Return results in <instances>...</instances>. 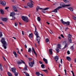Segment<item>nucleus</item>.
I'll list each match as a JSON object with an SVG mask.
<instances>
[{"label":"nucleus","mask_w":76,"mask_h":76,"mask_svg":"<svg viewBox=\"0 0 76 76\" xmlns=\"http://www.w3.org/2000/svg\"><path fill=\"white\" fill-rule=\"evenodd\" d=\"M1 42L3 44V47L4 48V49H6L7 48V44L4 38H2Z\"/></svg>","instance_id":"1"},{"label":"nucleus","mask_w":76,"mask_h":76,"mask_svg":"<svg viewBox=\"0 0 76 76\" xmlns=\"http://www.w3.org/2000/svg\"><path fill=\"white\" fill-rule=\"evenodd\" d=\"M32 51L31 50V48H29L28 49V52L31 53V51H32V53H33V52H34V54H35L36 56H37V53H36V52L35 51V49H34V48L32 47Z\"/></svg>","instance_id":"2"},{"label":"nucleus","mask_w":76,"mask_h":76,"mask_svg":"<svg viewBox=\"0 0 76 76\" xmlns=\"http://www.w3.org/2000/svg\"><path fill=\"white\" fill-rule=\"evenodd\" d=\"M21 19H22L24 21H25V22H26H26H28V17H27L26 16V17L24 16H22Z\"/></svg>","instance_id":"3"},{"label":"nucleus","mask_w":76,"mask_h":76,"mask_svg":"<svg viewBox=\"0 0 76 76\" xmlns=\"http://www.w3.org/2000/svg\"><path fill=\"white\" fill-rule=\"evenodd\" d=\"M36 40L37 41L38 44H39V42H40V41H41V38L39 36L36 37Z\"/></svg>","instance_id":"4"},{"label":"nucleus","mask_w":76,"mask_h":76,"mask_svg":"<svg viewBox=\"0 0 76 76\" xmlns=\"http://www.w3.org/2000/svg\"><path fill=\"white\" fill-rule=\"evenodd\" d=\"M60 6L59 7H62L64 8L65 7H69V6H71V4H69L65 5H61V4H60Z\"/></svg>","instance_id":"5"},{"label":"nucleus","mask_w":76,"mask_h":76,"mask_svg":"<svg viewBox=\"0 0 76 76\" xmlns=\"http://www.w3.org/2000/svg\"><path fill=\"white\" fill-rule=\"evenodd\" d=\"M61 8H62V7H58V8L55 9L54 10L52 11V12H55L56 13H57V10H59V9H61Z\"/></svg>","instance_id":"6"},{"label":"nucleus","mask_w":76,"mask_h":76,"mask_svg":"<svg viewBox=\"0 0 76 76\" xmlns=\"http://www.w3.org/2000/svg\"><path fill=\"white\" fill-rule=\"evenodd\" d=\"M34 60H33V61L32 62H31L29 63V66L31 67H33V65H34Z\"/></svg>","instance_id":"7"},{"label":"nucleus","mask_w":76,"mask_h":76,"mask_svg":"<svg viewBox=\"0 0 76 76\" xmlns=\"http://www.w3.org/2000/svg\"><path fill=\"white\" fill-rule=\"evenodd\" d=\"M68 37V39L69 40V42L70 43H72V39H71V37H72V35L69 34Z\"/></svg>","instance_id":"8"},{"label":"nucleus","mask_w":76,"mask_h":76,"mask_svg":"<svg viewBox=\"0 0 76 76\" xmlns=\"http://www.w3.org/2000/svg\"><path fill=\"white\" fill-rule=\"evenodd\" d=\"M27 5L30 7H31V8H32V7H33V4H32V3H31V2H29L28 3H27Z\"/></svg>","instance_id":"9"},{"label":"nucleus","mask_w":76,"mask_h":76,"mask_svg":"<svg viewBox=\"0 0 76 76\" xmlns=\"http://www.w3.org/2000/svg\"><path fill=\"white\" fill-rule=\"evenodd\" d=\"M0 4H1L2 6H6V2L5 1H0Z\"/></svg>","instance_id":"10"},{"label":"nucleus","mask_w":76,"mask_h":76,"mask_svg":"<svg viewBox=\"0 0 76 76\" xmlns=\"http://www.w3.org/2000/svg\"><path fill=\"white\" fill-rule=\"evenodd\" d=\"M40 10H48V9H49V8L46 7L45 9L42 8H40Z\"/></svg>","instance_id":"11"},{"label":"nucleus","mask_w":76,"mask_h":76,"mask_svg":"<svg viewBox=\"0 0 76 76\" xmlns=\"http://www.w3.org/2000/svg\"><path fill=\"white\" fill-rule=\"evenodd\" d=\"M15 15V13L14 12H12L11 13L10 15V16H14Z\"/></svg>","instance_id":"12"},{"label":"nucleus","mask_w":76,"mask_h":76,"mask_svg":"<svg viewBox=\"0 0 76 76\" xmlns=\"http://www.w3.org/2000/svg\"><path fill=\"white\" fill-rule=\"evenodd\" d=\"M13 9L15 12H18V10H17V9H16V7L13 6Z\"/></svg>","instance_id":"13"},{"label":"nucleus","mask_w":76,"mask_h":76,"mask_svg":"<svg viewBox=\"0 0 76 76\" xmlns=\"http://www.w3.org/2000/svg\"><path fill=\"white\" fill-rule=\"evenodd\" d=\"M11 70L13 73H15L16 72V68H12L11 69Z\"/></svg>","instance_id":"14"},{"label":"nucleus","mask_w":76,"mask_h":76,"mask_svg":"<svg viewBox=\"0 0 76 76\" xmlns=\"http://www.w3.org/2000/svg\"><path fill=\"white\" fill-rule=\"evenodd\" d=\"M2 20L4 22H6L7 20V18H3L2 19Z\"/></svg>","instance_id":"15"},{"label":"nucleus","mask_w":76,"mask_h":76,"mask_svg":"<svg viewBox=\"0 0 76 76\" xmlns=\"http://www.w3.org/2000/svg\"><path fill=\"white\" fill-rule=\"evenodd\" d=\"M54 58L55 61H57L58 60V57L57 56H55Z\"/></svg>","instance_id":"16"},{"label":"nucleus","mask_w":76,"mask_h":76,"mask_svg":"<svg viewBox=\"0 0 76 76\" xmlns=\"http://www.w3.org/2000/svg\"><path fill=\"white\" fill-rule=\"evenodd\" d=\"M43 60L45 62L46 64H48V61H47V59H46L45 58H43Z\"/></svg>","instance_id":"17"},{"label":"nucleus","mask_w":76,"mask_h":76,"mask_svg":"<svg viewBox=\"0 0 76 76\" xmlns=\"http://www.w3.org/2000/svg\"><path fill=\"white\" fill-rule=\"evenodd\" d=\"M34 34L35 35H36V37H38V36H39V35H38V33L37 31H35Z\"/></svg>","instance_id":"18"},{"label":"nucleus","mask_w":76,"mask_h":76,"mask_svg":"<svg viewBox=\"0 0 76 76\" xmlns=\"http://www.w3.org/2000/svg\"><path fill=\"white\" fill-rule=\"evenodd\" d=\"M68 9L70 10L71 12H73V9L72 7L68 8Z\"/></svg>","instance_id":"19"},{"label":"nucleus","mask_w":76,"mask_h":76,"mask_svg":"<svg viewBox=\"0 0 76 76\" xmlns=\"http://www.w3.org/2000/svg\"><path fill=\"white\" fill-rule=\"evenodd\" d=\"M66 59L69 61H70L71 60V59L68 56H67L66 57Z\"/></svg>","instance_id":"20"},{"label":"nucleus","mask_w":76,"mask_h":76,"mask_svg":"<svg viewBox=\"0 0 76 76\" xmlns=\"http://www.w3.org/2000/svg\"><path fill=\"white\" fill-rule=\"evenodd\" d=\"M13 53L15 55V57H17V53H16V52L14 51L13 52Z\"/></svg>","instance_id":"21"},{"label":"nucleus","mask_w":76,"mask_h":76,"mask_svg":"<svg viewBox=\"0 0 76 76\" xmlns=\"http://www.w3.org/2000/svg\"><path fill=\"white\" fill-rule=\"evenodd\" d=\"M0 12L1 14H2L3 15V14H4V11H3V10L1 9L0 10Z\"/></svg>","instance_id":"22"},{"label":"nucleus","mask_w":76,"mask_h":76,"mask_svg":"<svg viewBox=\"0 0 76 76\" xmlns=\"http://www.w3.org/2000/svg\"><path fill=\"white\" fill-rule=\"evenodd\" d=\"M23 73H25V74H26V76H30L29 75V74L27 73V72H23Z\"/></svg>","instance_id":"23"},{"label":"nucleus","mask_w":76,"mask_h":76,"mask_svg":"<svg viewBox=\"0 0 76 76\" xmlns=\"http://www.w3.org/2000/svg\"><path fill=\"white\" fill-rule=\"evenodd\" d=\"M29 37L30 38H32V37H33V34L32 33L29 34Z\"/></svg>","instance_id":"24"},{"label":"nucleus","mask_w":76,"mask_h":76,"mask_svg":"<svg viewBox=\"0 0 76 76\" xmlns=\"http://www.w3.org/2000/svg\"><path fill=\"white\" fill-rule=\"evenodd\" d=\"M36 74L37 76H39L41 74H40V73H39V72H36Z\"/></svg>","instance_id":"25"},{"label":"nucleus","mask_w":76,"mask_h":76,"mask_svg":"<svg viewBox=\"0 0 76 76\" xmlns=\"http://www.w3.org/2000/svg\"><path fill=\"white\" fill-rule=\"evenodd\" d=\"M70 22H69V21H67V22H66V25H70Z\"/></svg>","instance_id":"26"},{"label":"nucleus","mask_w":76,"mask_h":76,"mask_svg":"<svg viewBox=\"0 0 76 76\" xmlns=\"http://www.w3.org/2000/svg\"><path fill=\"white\" fill-rule=\"evenodd\" d=\"M49 51L50 52V54H52V53H53V50L52 49H49Z\"/></svg>","instance_id":"27"},{"label":"nucleus","mask_w":76,"mask_h":76,"mask_svg":"<svg viewBox=\"0 0 76 76\" xmlns=\"http://www.w3.org/2000/svg\"><path fill=\"white\" fill-rule=\"evenodd\" d=\"M37 19L38 22H40V21H41V18L39 17H37Z\"/></svg>","instance_id":"28"},{"label":"nucleus","mask_w":76,"mask_h":76,"mask_svg":"<svg viewBox=\"0 0 76 76\" xmlns=\"http://www.w3.org/2000/svg\"><path fill=\"white\" fill-rule=\"evenodd\" d=\"M56 51L57 53H58L59 52V51H60L59 49H58V48H57L56 49Z\"/></svg>","instance_id":"29"},{"label":"nucleus","mask_w":76,"mask_h":76,"mask_svg":"<svg viewBox=\"0 0 76 76\" xmlns=\"http://www.w3.org/2000/svg\"><path fill=\"white\" fill-rule=\"evenodd\" d=\"M8 75L9 76H12V74L10 73V72H8Z\"/></svg>","instance_id":"30"},{"label":"nucleus","mask_w":76,"mask_h":76,"mask_svg":"<svg viewBox=\"0 0 76 76\" xmlns=\"http://www.w3.org/2000/svg\"><path fill=\"white\" fill-rule=\"evenodd\" d=\"M58 47H57V48H60V49H61V48H60L61 47V45L60 44H58Z\"/></svg>","instance_id":"31"},{"label":"nucleus","mask_w":76,"mask_h":76,"mask_svg":"<svg viewBox=\"0 0 76 76\" xmlns=\"http://www.w3.org/2000/svg\"><path fill=\"white\" fill-rule=\"evenodd\" d=\"M17 64H22V62L19 61L17 62Z\"/></svg>","instance_id":"32"},{"label":"nucleus","mask_w":76,"mask_h":76,"mask_svg":"<svg viewBox=\"0 0 76 76\" xmlns=\"http://www.w3.org/2000/svg\"><path fill=\"white\" fill-rule=\"evenodd\" d=\"M41 67L42 68V69H44L45 68V67H44V64H42L41 65Z\"/></svg>","instance_id":"33"},{"label":"nucleus","mask_w":76,"mask_h":76,"mask_svg":"<svg viewBox=\"0 0 76 76\" xmlns=\"http://www.w3.org/2000/svg\"><path fill=\"white\" fill-rule=\"evenodd\" d=\"M14 74L15 76H17L18 75V72H14Z\"/></svg>","instance_id":"34"},{"label":"nucleus","mask_w":76,"mask_h":76,"mask_svg":"<svg viewBox=\"0 0 76 76\" xmlns=\"http://www.w3.org/2000/svg\"><path fill=\"white\" fill-rule=\"evenodd\" d=\"M40 9V7H37L36 8V10L37 11H38V10Z\"/></svg>","instance_id":"35"},{"label":"nucleus","mask_w":76,"mask_h":76,"mask_svg":"<svg viewBox=\"0 0 76 76\" xmlns=\"http://www.w3.org/2000/svg\"><path fill=\"white\" fill-rule=\"evenodd\" d=\"M45 41L46 42H49V39H48V38H47L46 39Z\"/></svg>","instance_id":"36"},{"label":"nucleus","mask_w":76,"mask_h":76,"mask_svg":"<svg viewBox=\"0 0 76 76\" xmlns=\"http://www.w3.org/2000/svg\"><path fill=\"white\" fill-rule=\"evenodd\" d=\"M0 69H1V70H3V68H2V67L1 66V65L0 64Z\"/></svg>","instance_id":"37"},{"label":"nucleus","mask_w":76,"mask_h":76,"mask_svg":"<svg viewBox=\"0 0 76 76\" xmlns=\"http://www.w3.org/2000/svg\"><path fill=\"white\" fill-rule=\"evenodd\" d=\"M24 69H25L26 70H28L27 69V66L25 65V67L24 68Z\"/></svg>","instance_id":"38"},{"label":"nucleus","mask_w":76,"mask_h":76,"mask_svg":"<svg viewBox=\"0 0 76 76\" xmlns=\"http://www.w3.org/2000/svg\"><path fill=\"white\" fill-rule=\"evenodd\" d=\"M3 36V34H2V32H0V37H1Z\"/></svg>","instance_id":"39"},{"label":"nucleus","mask_w":76,"mask_h":76,"mask_svg":"<svg viewBox=\"0 0 76 76\" xmlns=\"http://www.w3.org/2000/svg\"><path fill=\"white\" fill-rule=\"evenodd\" d=\"M67 44L66 43V44L65 45V46L64 47V48H66V47H67Z\"/></svg>","instance_id":"40"},{"label":"nucleus","mask_w":76,"mask_h":76,"mask_svg":"<svg viewBox=\"0 0 76 76\" xmlns=\"http://www.w3.org/2000/svg\"><path fill=\"white\" fill-rule=\"evenodd\" d=\"M15 17H14V16H12V19H11V20H15Z\"/></svg>","instance_id":"41"},{"label":"nucleus","mask_w":76,"mask_h":76,"mask_svg":"<svg viewBox=\"0 0 76 76\" xmlns=\"http://www.w3.org/2000/svg\"><path fill=\"white\" fill-rule=\"evenodd\" d=\"M71 72L72 73L73 76H75V75L74 74V72H73V71H71Z\"/></svg>","instance_id":"42"},{"label":"nucleus","mask_w":76,"mask_h":76,"mask_svg":"<svg viewBox=\"0 0 76 76\" xmlns=\"http://www.w3.org/2000/svg\"><path fill=\"white\" fill-rule=\"evenodd\" d=\"M15 26H17L18 25V23H15Z\"/></svg>","instance_id":"43"},{"label":"nucleus","mask_w":76,"mask_h":76,"mask_svg":"<svg viewBox=\"0 0 76 76\" xmlns=\"http://www.w3.org/2000/svg\"><path fill=\"white\" fill-rule=\"evenodd\" d=\"M64 1V2H65V3H67V2H68V1H67V0H63Z\"/></svg>","instance_id":"44"},{"label":"nucleus","mask_w":76,"mask_h":76,"mask_svg":"<svg viewBox=\"0 0 76 76\" xmlns=\"http://www.w3.org/2000/svg\"><path fill=\"white\" fill-rule=\"evenodd\" d=\"M28 60L29 61H31V60H32V58H28Z\"/></svg>","instance_id":"45"},{"label":"nucleus","mask_w":76,"mask_h":76,"mask_svg":"<svg viewBox=\"0 0 76 76\" xmlns=\"http://www.w3.org/2000/svg\"><path fill=\"white\" fill-rule=\"evenodd\" d=\"M21 62L23 63V64H25V62H24V61H23V60H21Z\"/></svg>","instance_id":"46"},{"label":"nucleus","mask_w":76,"mask_h":76,"mask_svg":"<svg viewBox=\"0 0 76 76\" xmlns=\"http://www.w3.org/2000/svg\"><path fill=\"white\" fill-rule=\"evenodd\" d=\"M9 7H7L5 8V9H6V10H7V9H9Z\"/></svg>","instance_id":"47"},{"label":"nucleus","mask_w":76,"mask_h":76,"mask_svg":"<svg viewBox=\"0 0 76 76\" xmlns=\"http://www.w3.org/2000/svg\"><path fill=\"white\" fill-rule=\"evenodd\" d=\"M71 49L72 50H74V48H73V45L72 46H71Z\"/></svg>","instance_id":"48"},{"label":"nucleus","mask_w":76,"mask_h":76,"mask_svg":"<svg viewBox=\"0 0 76 76\" xmlns=\"http://www.w3.org/2000/svg\"><path fill=\"white\" fill-rule=\"evenodd\" d=\"M67 53L68 54H70V51H69V50H68L67 52Z\"/></svg>","instance_id":"49"},{"label":"nucleus","mask_w":76,"mask_h":76,"mask_svg":"<svg viewBox=\"0 0 76 76\" xmlns=\"http://www.w3.org/2000/svg\"><path fill=\"white\" fill-rule=\"evenodd\" d=\"M30 1L31 2L30 3H34V2L32 1V0H30Z\"/></svg>","instance_id":"50"},{"label":"nucleus","mask_w":76,"mask_h":76,"mask_svg":"<svg viewBox=\"0 0 76 76\" xmlns=\"http://www.w3.org/2000/svg\"><path fill=\"white\" fill-rule=\"evenodd\" d=\"M73 19H74V20H76V17H74Z\"/></svg>","instance_id":"51"},{"label":"nucleus","mask_w":76,"mask_h":76,"mask_svg":"<svg viewBox=\"0 0 76 76\" xmlns=\"http://www.w3.org/2000/svg\"><path fill=\"white\" fill-rule=\"evenodd\" d=\"M61 36L62 37V38H64V36H63V35L61 34Z\"/></svg>","instance_id":"52"},{"label":"nucleus","mask_w":76,"mask_h":76,"mask_svg":"<svg viewBox=\"0 0 76 76\" xmlns=\"http://www.w3.org/2000/svg\"><path fill=\"white\" fill-rule=\"evenodd\" d=\"M49 32L51 34H53V31H52L51 30H50Z\"/></svg>","instance_id":"53"},{"label":"nucleus","mask_w":76,"mask_h":76,"mask_svg":"<svg viewBox=\"0 0 76 76\" xmlns=\"http://www.w3.org/2000/svg\"><path fill=\"white\" fill-rule=\"evenodd\" d=\"M0 24H1V25H2V26H3L4 25V24H3V23H2V22H1L0 23Z\"/></svg>","instance_id":"54"},{"label":"nucleus","mask_w":76,"mask_h":76,"mask_svg":"<svg viewBox=\"0 0 76 76\" xmlns=\"http://www.w3.org/2000/svg\"><path fill=\"white\" fill-rule=\"evenodd\" d=\"M3 58L4 60V61H6V59L5 58V57H3Z\"/></svg>","instance_id":"55"},{"label":"nucleus","mask_w":76,"mask_h":76,"mask_svg":"<svg viewBox=\"0 0 76 76\" xmlns=\"http://www.w3.org/2000/svg\"><path fill=\"white\" fill-rule=\"evenodd\" d=\"M62 23H63V24H66V22H65L64 21Z\"/></svg>","instance_id":"56"},{"label":"nucleus","mask_w":76,"mask_h":76,"mask_svg":"<svg viewBox=\"0 0 76 76\" xmlns=\"http://www.w3.org/2000/svg\"><path fill=\"white\" fill-rule=\"evenodd\" d=\"M64 71L65 72V75H66V69H65L64 70Z\"/></svg>","instance_id":"57"},{"label":"nucleus","mask_w":76,"mask_h":76,"mask_svg":"<svg viewBox=\"0 0 76 76\" xmlns=\"http://www.w3.org/2000/svg\"><path fill=\"white\" fill-rule=\"evenodd\" d=\"M61 22H62V23H63L64 22L63 21V19L61 20Z\"/></svg>","instance_id":"58"},{"label":"nucleus","mask_w":76,"mask_h":76,"mask_svg":"<svg viewBox=\"0 0 76 76\" xmlns=\"http://www.w3.org/2000/svg\"><path fill=\"white\" fill-rule=\"evenodd\" d=\"M22 34L23 35H24V33L23 32V31H22Z\"/></svg>","instance_id":"59"},{"label":"nucleus","mask_w":76,"mask_h":76,"mask_svg":"<svg viewBox=\"0 0 76 76\" xmlns=\"http://www.w3.org/2000/svg\"><path fill=\"white\" fill-rule=\"evenodd\" d=\"M65 29H66L65 31H66V30H67V29H69V28H68V27H66V28Z\"/></svg>","instance_id":"60"},{"label":"nucleus","mask_w":76,"mask_h":76,"mask_svg":"<svg viewBox=\"0 0 76 76\" xmlns=\"http://www.w3.org/2000/svg\"><path fill=\"white\" fill-rule=\"evenodd\" d=\"M39 63H40V64H42V62L41 61H39Z\"/></svg>","instance_id":"61"},{"label":"nucleus","mask_w":76,"mask_h":76,"mask_svg":"<svg viewBox=\"0 0 76 76\" xmlns=\"http://www.w3.org/2000/svg\"><path fill=\"white\" fill-rule=\"evenodd\" d=\"M18 53L19 54H20V52L19 51H18Z\"/></svg>","instance_id":"62"},{"label":"nucleus","mask_w":76,"mask_h":76,"mask_svg":"<svg viewBox=\"0 0 76 76\" xmlns=\"http://www.w3.org/2000/svg\"><path fill=\"white\" fill-rule=\"evenodd\" d=\"M35 31H37V28H36V26H35Z\"/></svg>","instance_id":"63"},{"label":"nucleus","mask_w":76,"mask_h":76,"mask_svg":"<svg viewBox=\"0 0 76 76\" xmlns=\"http://www.w3.org/2000/svg\"><path fill=\"white\" fill-rule=\"evenodd\" d=\"M61 64H62V59H61Z\"/></svg>","instance_id":"64"}]
</instances>
